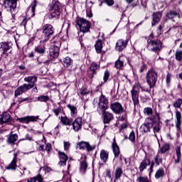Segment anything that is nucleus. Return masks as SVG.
<instances>
[{"mask_svg": "<svg viewBox=\"0 0 182 182\" xmlns=\"http://www.w3.org/2000/svg\"><path fill=\"white\" fill-rule=\"evenodd\" d=\"M110 109L115 114H122L124 112V108L119 102H115L110 105Z\"/></svg>", "mask_w": 182, "mask_h": 182, "instance_id": "obj_14", "label": "nucleus"}, {"mask_svg": "<svg viewBox=\"0 0 182 182\" xmlns=\"http://www.w3.org/2000/svg\"><path fill=\"white\" fill-rule=\"evenodd\" d=\"M100 158L102 163H107V161L109 160V151L102 149L100 151Z\"/></svg>", "mask_w": 182, "mask_h": 182, "instance_id": "obj_27", "label": "nucleus"}, {"mask_svg": "<svg viewBox=\"0 0 182 182\" xmlns=\"http://www.w3.org/2000/svg\"><path fill=\"white\" fill-rule=\"evenodd\" d=\"M154 164L156 166H159V164H161L163 163V158L160 156V153L158 152V154L156 155V156L154 158Z\"/></svg>", "mask_w": 182, "mask_h": 182, "instance_id": "obj_41", "label": "nucleus"}, {"mask_svg": "<svg viewBox=\"0 0 182 182\" xmlns=\"http://www.w3.org/2000/svg\"><path fill=\"white\" fill-rule=\"evenodd\" d=\"M55 33V28L50 24H46L43 27V35H44V41H48Z\"/></svg>", "mask_w": 182, "mask_h": 182, "instance_id": "obj_10", "label": "nucleus"}, {"mask_svg": "<svg viewBox=\"0 0 182 182\" xmlns=\"http://www.w3.org/2000/svg\"><path fill=\"white\" fill-rule=\"evenodd\" d=\"M156 32H157L158 36H160V35H161V33H163V26H161V25H160L158 27Z\"/></svg>", "mask_w": 182, "mask_h": 182, "instance_id": "obj_57", "label": "nucleus"}, {"mask_svg": "<svg viewBox=\"0 0 182 182\" xmlns=\"http://www.w3.org/2000/svg\"><path fill=\"white\" fill-rule=\"evenodd\" d=\"M22 140H28V141H33V137L31 136L29 134H26L25 137Z\"/></svg>", "mask_w": 182, "mask_h": 182, "instance_id": "obj_52", "label": "nucleus"}, {"mask_svg": "<svg viewBox=\"0 0 182 182\" xmlns=\"http://www.w3.org/2000/svg\"><path fill=\"white\" fill-rule=\"evenodd\" d=\"M164 168H160L156 171L155 173V178H156V180H159V178H163V177H164Z\"/></svg>", "mask_w": 182, "mask_h": 182, "instance_id": "obj_37", "label": "nucleus"}, {"mask_svg": "<svg viewBox=\"0 0 182 182\" xmlns=\"http://www.w3.org/2000/svg\"><path fill=\"white\" fill-rule=\"evenodd\" d=\"M62 4L58 0H53L48 5V9L50 13H48L47 16L49 19H55V18H59L60 16V9Z\"/></svg>", "mask_w": 182, "mask_h": 182, "instance_id": "obj_3", "label": "nucleus"}, {"mask_svg": "<svg viewBox=\"0 0 182 182\" xmlns=\"http://www.w3.org/2000/svg\"><path fill=\"white\" fill-rule=\"evenodd\" d=\"M127 59V58L124 55L119 56L114 63L115 68L117 69H123V68H124V62H126Z\"/></svg>", "mask_w": 182, "mask_h": 182, "instance_id": "obj_21", "label": "nucleus"}, {"mask_svg": "<svg viewBox=\"0 0 182 182\" xmlns=\"http://www.w3.org/2000/svg\"><path fill=\"white\" fill-rule=\"evenodd\" d=\"M67 107L70 110V116L72 117H77V108H76V107L68 104Z\"/></svg>", "mask_w": 182, "mask_h": 182, "instance_id": "obj_32", "label": "nucleus"}, {"mask_svg": "<svg viewBox=\"0 0 182 182\" xmlns=\"http://www.w3.org/2000/svg\"><path fill=\"white\" fill-rule=\"evenodd\" d=\"M127 43H129V40H123V39H119L117 41L116 43V49L118 50V52H122L123 49L127 46Z\"/></svg>", "mask_w": 182, "mask_h": 182, "instance_id": "obj_20", "label": "nucleus"}, {"mask_svg": "<svg viewBox=\"0 0 182 182\" xmlns=\"http://www.w3.org/2000/svg\"><path fill=\"white\" fill-rule=\"evenodd\" d=\"M182 105V100L181 98H179L175 101L173 103V107H176V109H180Z\"/></svg>", "mask_w": 182, "mask_h": 182, "instance_id": "obj_46", "label": "nucleus"}, {"mask_svg": "<svg viewBox=\"0 0 182 182\" xmlns=\"http://www.w3.org/2000/svg\"><path fill=\"white\" fill-rule=\"evenodd\" d=\"M138 182H150V180H149V178L147 176H139L137 178Z\"/></svg>", "mask_w": 182, "mask_h": 182, "instance_id": "obj_48", "label": "nucleus"}, {"mask_svg": "<svg viewBox=\"0 0 182 182\" xmlns=\"http://www.w3.org/2000/svg\"><path fill=\"white\" fill-rule=\"evenodd\" d=\"M176 158L174 159V164H178L181 161V148L180 146H176Z\"/></svg>", "mask_w": 182, "mask_h": 182, "instance_id": "obj_29", "label": "nucleus"}, {"mask_svg": "<svg viewBox=\"0 0 182 182\" xmlns=\"http://www.w3.org/2000/svg\"><path fill=\"white\" fill-rule=\"evenodd\" d=\"M21 102H28V103H31V102H32V98L31 97L21 98Z\"/></svg>", "mask_w": 182, "mask_h": 182, "instance_id": "obj_61", "label": "nucleus"}, {"mask_svg": "<svg viewBox=\"0 0 182 182\" xmlns=\"http://www.w3.org/2000/svg\"><path fill=\"white\" fill-rule=\"evenodd\" d=\"M93 106L97 108V110H102L103 113V122L105 124H107L113 120V114L109 112H106L107 109L109 107V100L106 96L102 94L99 98H95L92 102Z\"/></svg>", "mask_w": 182, "mask_h": 182, "instance_id": "obj_1", "label": "nucleus"}, {"mask_svg": "<svg viewBox=\"0 0 182 182\" xmlns=\"http://www.w3.org/2000/svg\"><path fill=\"white\" fill-rule=\"evenodd\" d=\"M44 147H45V146H43V145H40L39 147H38L39 151H45Z\"/></svg>", "mask_w": 182, "mask_h": 182, "instance_id": "obj_63", "label": "nucleus"}, {"mask_svg": "<svg viewBox=\"0 0 182 182\" xmlns=\"http://www.w3.org/2000/svg\"><path fill=\"white\" fill-rule=\"evenodd\" d=\"M161 41L159 40H151L150 41H148L147 48L149 50L159 53V52L161 50Z\"/></svg>", "mask_w": 182, "mask_h": 182, "instance_id": "obj_9", "label": "nucleus"}, {"mask_svg": "<svg viewBox=\"0 0 182 182\" xmlns=\"http://www.w3.org/2000/svg\"><path fill=\"white\" fill-rule=\"evenodd\" d=\"M87 170V163L86 161H82L80 163V171L82 174H85Z\"/></svg>", "mask_w": 182, "mask_h": 182, "instance_id": "obj_42", "label": "nucleus"}, {"mask_svg": "<svg viewBox=\"0 0 182 182\" xmlns=\"http://www.w3.org/2000/svg\"><path fill=\"white\" fill-rule=\"evenodd\" d=\"M143 164H145L146 166H151L149 168V176L151 174V173H153L154 170V161H151L149 157H147V156H146L144 159V160L142 161Z\"/></svg>", "mask_w": 182, "mask_h": 182, "instance_id": "obj_25", "label": "nucleus"}, {"mask_svg": "<svg viewBox=\"0 0 182 182\" xmlns=\"http://www.w3.org/2000/svg\"><path fill=\"white\" fill-rule=\"evenodd\" d=\"M99 69V65L96 63H92L90 66V70H92L93 75H96V70Z\"/></svg>", "mask_w": 182, "mask_h": 182, "instance_id": "obj_43", "label": "nucleus"}, {"mask_svg": "<svg viewBox=\"0 0 182 182\" xmlns=\"http://www.w3.org/2000/svg\"><path fill=\"white\" fill-rule=\"evenodd\" d=\"M60 122L65 126H70L72 125V119L68 118V117H61Z\"/></svg>", "mask_w": 182, "mask_h": 182, "instance_id": "obj_38", "label": "nucleus"}, {"mask_svg": "<svg viewBox=\"0 0 182 182\" xmlns=\"http://www.w3.org/2000/svg\"><path fill=\"white\" fill-rule=\"evenodd\" d=\"M95 48L97 53H102V49H103V43H102V40L96 41Z\"/></svg>", "mask_w": 182, "mask_h": 182, "instance_id": "obj_33", "label": "nucleus"}, {"mask_svg": "<svg viewBox=\"0 0 182 182\" xmlns=\"http://www.w3.org/2000/svg\"><path fill=\"white\" fill-rule=\"evenodd\" d=\"M161 16H162V14L160 12L154 13L152 15L153 21L151 23V26H156V25H157V23H159V22H160V20L161 19Z\"/></svg>", "mask_w": 182, "mask_h": 182, "instance_id": "obj_24", "label": "nucleus"}, {"mask_svg": "<svg viewBox=\"0 0 182 182\" xmlns=\"http://www.w3.org/2000/svg\"><path fill=\"white\" fill-rule=\"evenodd\" d=\"M63 65L65 68H70L73 65V60L70 57H65L63 60Z\"/></svg>", "mask_w": 182, "mask_h": 182, "instance_id": "obj_34", "label": "nucleus"}, {"mask_svg": "<svg viewBox=\"0 0 182 182\" xmlns=\"http://www.w3.org/2000/svg\"><path fill=\"white\" fill-rule=\"evenodd\" d=\"M63 146L65 151H69V149H70V142L63 141Z\"/></svg>", "mask_w": 182, "mask_h": 182, "instance_id": "obj_49", "label": "nucleus"}, {"mask_svg": "<svg viewBox=\"0 0 182 182\" xmlns=\"http://www.w3.org/2000/svg\"><path fill=\"white\" fill-rule=\"evenodd\" d=\"M153 117L146 118L144 123L142 124L139 128L140 132H141L142 133H147L150 132V130H151V128L153 127Z\"/></svg>", "mask_w": 182, "mask_h": 182, "instance_id": "obj_11", "label": "nucleus"}, {"mask_svg": "<svg viewBox=\"0 0 182 182\" xmlns=\"http://www.w3.org/2000/svg\"><path fill=\"white\" fill-rule=\"evenodd\" d=\"M9 120H11V114H9L8 112H4L0 118V124H4V123H8Z\"/></svg>", "mask_w": 182, "mask_h": 182, "instance_id": "obj_31", "label": "nucleus"}, {"mask_svg": "<svg viewBox=\"0 0 182 182\" xmlns=\"http://www.w3.org/2000/svg\"><path fill=\"white\" fill-rule=\"evenodd\" d=\"M21 22H20V26H23L24 28L26 27V22H28V20L26 17H21Z\"/></svg>", "mask_w": 182, "mask_h": 182, "instance_id": "obj_50", "label": "nucleus"}, {"mask_svg": "<svg viewBox=\"0 0 182 182\" xmlns=\"http://www.w3.org/2000/svg\"><path fill=\"white\" fill-rule=\"evenodd\" d=\"M77 147L80 150H86L87 153H90V151H93L96 149V145H90L89 142L82 141L77 144Z\"/></svg>", "mask_w": 182, "mask_h": 182, "instance_id": "obj_12", "label": "nucleus"}, {"mask_svg": "<svg viewBox=\"0 0 182 182\" xmlns=\"http://www.w3.org/2000/svg\"><path fill=\"white\" fill-rule=\"evenodd\" d=\"M37 100L38 102H41L43 103H48V102L50 100V97L48 95H42L37 97Z\"/></svg>", "mask_w": 182, "mask_h": 182, "instance_id": "obj_39", "label": "nucleus"}, {"mask_svg": "<svg viewBox=\"0 0 182 182\" xmlns=\"http://www.w3.org/2000/svg\"><path fill=\"white\" fill-rule=\"evenodd\" d=\"M168 150H170V144L165 143L160 147L159 153H161V154H164V153H167Z\"/></svg>", "mask_w": 182, "mask_h": 182, "instance_id": "obj_36", "label": "nucleus"}, {"mask_svg": "<svg viewBox=\"0 0 182 182\" xmlns=\"http://www.w3.org/2000/svg\"><path fill=\"white\" fill-rule=\"evenodd\" d=\"M18 122L20 123H26V124H28L31 122H38L39 120V116H26L21 118H18Z\"/></svg>", "mask_w": 182, "mask_h": 182, "instance_id": "obj_17", "label": "nucleus"}, {"mask_svg": "<svg viewBox=\"0 0 182 182\" xmlns=\"http://www.w3.org/2000/svg\"><path fill=\"white\" fill-rule=\"evenodd\" d=\"M62 112V108L58 107L53 109V113L55 116H59V113Z\"/></svg>", "mask_w": 182, "mask_h": 182, "instance_id": "obj_54", "label": "nucleus"}, {"mask_svg": "<svg viewBox=\"0 0 182 182\" xmlns=\"http://www.w3.org/2000/svg\"><path fill=\"white\" fill-rule=\"evenodd\" d=\"M171 80V74L170 73H168L166 75V84L168 85H170V82Z\"/></svg>", "mask_w": 182, "mask_h": 182, "instance_id": "obj_55", "label": "nucleus"}, {"mask_svg": "<svg viewBox=\"0 0 182 182\" xmlns=\"http://www.w3.org/2000/svg\"><path fill=\"white\" fill-rule=\"evenodd\" d=\"M166 16L169 19H173L176 16H178V18H180V14L176 11H171L166 14Z\"/></svg>", "mask_w": 182, "mask_h": 182, "instance_id": "obj_40", "label": "nucleus"}, {"mask_svg": "<svg viewBox=\"0 0 182 182\" xmlns=\"http://www.w3.org/2000/svg\"><path fill=\"white\" fill-rule=\"evenodd\" d=\"M73 129L75 132L82 130V118L77 117L73 122H72Z\"/></svg>", "mask_w": 182, "mask_h": 182, "instance_id": "obj_22", "label": "nucleus"}, {"mask_svg": "<svg viewBox=\"0 0 182 182\" xmlns=\"http://www.w3.org/2000/svg\"><path fill=\"white\" fill-rule=\"evenodd\" d=\"M112 150L115 159H119V157H120V148H119L117 143H116V138L113 139Z\"/></svg>", "mask_w": 182, "mask_h": 182, "instance_id": "obj_23", "label": "nucleus"}, {"mask_svg": "<svg viewBox=\"0 0 182 182\" xmlns=\"http://www.w3.org/2000/svg\"><path fill=\"white\" fill-rule=\"evenodd\" d=\"M24 82H27L28 84H23L18 87L14 92L15 96H21L25 92L31 90L33 87H35V83L38 82L37 76H28L24 77Z\"/></svg>", "mask_w": 182, "mask_h": 182, "instance_id": "obj_2", "label": "nucleus"}, {"mask_svg": "<svg viewBox=\"0 0 182 182\" xmlns=\"http://www.w3.org/2000/svg\"><path fill=\"white\" fill-rule=\"evenodd\" d=\"M159 79V73L155 69L151 68L148 70L146 75V83L148 84L149 89H153L156 87L157 80Z\"/></svg>", "mask_w": 182, "mask_h": 182, "instance_id": "obj_5", "label": "nucleus"}, {"mask_svg": "<svg viewBox=\"0 0 182 182\" xmlns=\"http://www.w3.org/2000/svg\"><path fill=\"white\" fill-rule=\"evenodd\" d=\"M104 2H106L107 5H108V6H112V5H114V1L113 0H105Z\"/></svg>", "mask_w": 182, "mask_h": 182, "instance_id": "obj_59", "label": "nucleus"}, {"mask_svg": "<svg viewBox=\"0 0 182 182\" xmlns=\"http://www.w3.org/2000/svg\"><path fill=\"white\" fill-rule=\"evenodd\" d=\"M58 155H59V164L60 166H65L66 165V161H68V155L65 154L64 152H60L58 151Z\"/></svg>", "mask_w": 182, "mask_h": 182, "instance_id": "obj_28", "label": "nucleus"}, {"mask_svg": "<svg viewBox=\"0 0 182 182\" xmlns=\"http://www.w3.org/2000/svg\"><path fill=\"white\" fill-rule=\"evenodd\" d=\"M19 154V151H17L16 153H15L14 154V158L11 161V162L10 163L9 165H8L6 168H7V170H16V167L18 166L16 165V162L18 161V156Z\"/></svg>", "mask_w": 182, "mask_h": 182, "instance_id": "obj_19", "label": "nucleus"}, {"mask_svg": "<svg viewBox=\"0 0 182 182\" xmlns=\"http://www.w3.org/2000/svg\"><path fill=\"white\" fill-rule=\"evenodd\" d=\"M122 174H123V169L122 167H117L114 171V181H116V180H119V178L122 177Z\"/></svg>", "mask_w": 182, "mask_h": 182, "instance_id": "obj_35", "label": "nucleus"}, {"mask_svg": "<svg viewBox=\"0 0 182 182\" xmlns=\"http://www.w3.org/2000/svg\"><path fill=\"white\" fill-rule=\"evenodd\" d=\"M18 68H19L21 70H25V66H24V65H19Z\"/></svg>", "mask_w": 182, "mask_h": 182, "instance_id": "obj_64", "label": "nucleus"}, {"mask_svg": "<svg viewBox=\"0 0 182 182\" xmlns=\"http://www.w3.org/2000/svg\"><path fill=\"white\" fill-rule=\"evenodd\" d=\"M75 23L82 33H87V32L90 31L91 24L89 21L82 18H77Z\"/></svg>", "mask_w": 182, "mask_h": 182, "instance_id": "obj_6", "label": "nucleus"}, {"mask_svg": "<svg viewBox=\"0 0 182 182\" xmlns=\"http://www.w3.org/2000/svg\"><path fill=\"white\" fill-rule=\"evenodd\" d=\"M16 2L17 0H4L3 5L7 11H11L12 14L16 9Z\"/></svg>", "mask_w": 182, "mask_h": 182, "instance_id": "obj_15", "label": "nucleus"}, {"mask_svg": "<svg viewBox=\"0 0 182 182\" xmlns=\"http://www.w3.org/2000/svg\"><path fill=\"white\" fill-rule=\"evenodd\" d=\"M109 77H110V73H109V70H106L104 73V76H103L104 83H106V82L109 80Z\"/></svg>", "mask_w": 182, "mask_h": 182, "instance_id": "obj_47", "label": "nucleus"}, {"mask_svg": "<svg viewBox=\"0 0 182 182\" xmlns=\"http://www.w3.org/2000/svg\"><path fill=\"white\" fill-rule=\"evenodd\" d=\"M141 85L139 82L135 83L131 90L132 99L134 104V107L136 106H139L140 102L139 101V95L140 93V88Z\"/></svg>", "mask_w": 182, "mask_h": 182, "instance_id": "obj_7", "label": "nucleus"}, {"mask_svg": "<svg viewBox=\"0 0 182 182\" xmlns=\"http://www.w3.org/2000/svg\"><path fill=\"white\" fill-rule=\"evenodd\" d=\"M141 100L143 102V103H146L147 100H150V97L147 95L145 96H141Z\"/></svg>", "mask_w": 182, "mask_h": 182, "instance_id": "obj_56", "label": "nucleus"}, {"mask_svg": "<svg viewBox=\"0 0 182 182\" xmlns=\"http://www.w3.org/2000/svg\"><path fill=\"white\" fill-rule=\"evenodd\" d=\"M13 43L11 41H4L0 43V52L1 53V56L4 58H8L9 56V53L12 52L11 50L12 49ZM10 50V52H9Z\"/></svg>", "mask_w": 182, "mask_h": 182, "instance_id": "obj_8", "label": "nucleus"}, {"mask_svg": "<svg viewBox=\"0 0 182 182\" xmlns=\"http://www.w3.org/2000/svg\"><path fill=\"white\" fill-rule=\"evenodd\" d=\"M111 171L110 170H107L106 171V176L108 177V178H112V175L110 174Z\"/></svg>", "mask_w": 182, "mask_h": 182, "instance_id": "obj_62", "label": "nucleus"}, {"mask_svg": "<svg viewBox=\"0 0 182 182\" xmlns=\"http://www.w3.org/2000/svg\"><path fill=\"white\" fill-rule=\"evenodd\" d=\"M31 12H33V14H35V9L36 8V1H34L31 4Z\"/></svg>", "mask_w": 182, "mask_h": 182, "instance_id": "obj_58", "label": "nucleus"}, {"mask_svg": "<svg viewBox=\"0 0 182 182\" xmlns=\"http://www.w3.org/2000/svg\"><path fill=\"white\" fill-rule=\"evenodd\" d=\"M144 114H146V116H151L153 114V108L151 107H146L144 109Z\"/></svg>", "mask_w": 182, "mask_h": 182, "instance_id": "obj_45", "label": "nucleus"}, {"mask_svg": "<svg viewBox=\"0 0 182 182\" xmlns=\"http://www.w3.org/2000/svg\"><path fill=\"white\" fill-rule=\"evenodd\" d=\"M89 93H90V90H87V88L82 87L80 90L78 96L82 100H83V102H87V100H85V96H87Z\"/></svg>", "mask_w": 182, "mask_h": 182, "instance_id": "obj_26", "label": "nucleus"}, {"mask_svg": "<svg viewBox=\"0 0 182 182\" xmlns=\"http://www.w3.org/2000/svg\"><path fill=\"white\" fill-rule=\"evenodd\" d=\"M175 127L177 133H181V112L180 111H176V121Z\"/></svg>", "mask_w": 182, "mask_h": 182, "instance_id": "obj_18", "label": "nucleus"}, {"mask_svg": "<svg viewBox=\"0 0 182 182\" xmlns=\"http://www.w3.org/2000/svg\"><path fill=\"white\" fill-rule=\"evenodd\" d=\"M175 58L176 60H182V50H177L175 53Z\"/></svg>", "mask_w": 182, "mask_h": 182, "instance_id": "obj_44", "label": "nucleus"}, {"mask_svg": "<svg viewBox=\"0 0 182 182\" xmlns=\"http://www.w3.org/2000/svg\"><path fill=\"white\" fill-rule=\"evenodd\" d=\"M53 45H51L50 48V51L48 54V58L50 60H53L55 59H58L59 56V50L60 48V41L59 38L54 37L52 39Z\"/></svg>", "mask_w": 182, "mask_h": 182, "instance_id": "obj_4", "label": "nucleus"}, {"mask_svg": "<svg viewBox=\"0 0 182 182\" xmlns=\"http://www.w3.org/2000/svg\"><path fill=\"white\" fill-rule=\"evenodd\" d=\"M51 149H52V145L50 144H47L46 145V151H48V153H49V151H50Z\"/></svg>", "mask_w": 182, "mask_h": 182, "instance_id": "obj_60", "label": "nucleus"}, {"mask_svg": "<svg viewBox=\"0 0 182 182\" xmlns=\"http://www.w3.org/2000/svg\"><path fill=\"white\" fill-rule=\"evenodd\" d=\"M46 41L43 40L40 41V45H38L35 47V52L36 53H38V55H41V56H43L45 53H46V46H45Z\"/></svg>", "mask_w": 182, "mask_h": 182, "instance_id": "obj_16", "label": "nucleus"}, {"mask_svg": "<svg viewBox=\"0 0 182 182\" xmlns=\"http://www.w3.org/2000/svg\"><path fill=\"white\" fill-rule=\"evenodd\" d=\"M129 139L130 140V141H134L136 140V134L133 131L131 132V133L129 134Z\"/></svg>", "mask_w": 182, "mask_h": 182, "instance_id": "obj_51", "label": "nucleus"}, {"mask_svg": "<svg viewBox=\"0 0 182 182\" xmlns=\"http://www.w3.org/2000/svg\"><path fill=\"white\" fill-rule=\"evenodd\" d=\"M154 117V122H153V130L154 133L156 134V133H160V131L161 130V122H160V114L159 113H156L155 117Z\"/></svg>", "mask_w": 182, "mask_h": 182, "instance_id": "obj_13", "label": "nucleus"}, {"mask_svg": "<svg viewBox=\"0 0 182 182\" xmlns=\"http://www.w3.org/2000/svg\"><path fill=\"white\" fill-rule=\"evenodd\" d=\"M147 168V165L144 164L143 161L141 162L140 166H139V171L141 172Z\"/></svg>", "mask_w": 182, "mask_h": 182, "instance_id": "obj_53", "label": "nucleus"}, {"mask_svg": "<svg viewBox=\"0 0 182 182\" xmlns=\"http://www.w3.org/2000/svg\"><path fill=\"white\" fill-rule=\"evenodd\" d=\"M18 141V134H10L7 137V143L9 144H15V142Z\"/></svg>", "mask_w": 182, "mask_h": 182, "instance_id": "obj_30", "label": "nucleus"}]
</instances>
